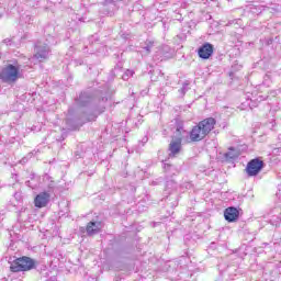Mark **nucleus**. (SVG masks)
<instances>
[{"instance_id": "nucleus-1", "label": "nucleus", "mask_w": 281, "mask_h": 281, "mask_svg": "<svg viewBox=\"0 0 281 281\" xmlns=\"http://www.w3.org/2000/svg\"><path fill=\"white\" fill-rule=\"evenodd\" d=\"M36 267V261L30 257H21L15 259L10 269L13 273H19L21 271H32Z\"/></svg>"}, {"instance_id": "nucleus-2", "label": "nucleus", "mask_w": 281, "mask_h": 281, "mask_svg": "<svg viewBox=\"0 0 281 281\" xmlns=\"http://www.w3.org/2000/svg\"><path fill=\"white\" fill-rule=\"evenodd\" d=\"M18 78L19 69L13 65H9L0 71V80L3 82H16Z\"/></svg>"}, {"instance_id": "nucleus-3", "label": "nucleus", "mask_w": 281, "mask_h": 281, "mask_svg": "<svg viewBox=\"0 0 281 281\" xmlns=\"http://www.w3.org/2000/svg\"><path fill=\"white\" fill-rule=\"evenodd\" d=\"M181 128H177L176 138H172L169 144V157H177L181 153V142H183V136L181 135Z\"/></svg>"}, {"instance_id": "nucleus-4", "label": "nucleus", "mask_w": 281, "mask_h": 281, "mask_svg": "<svg viewBox=\"0 0 281 281\" xmlns=\"http://www.w3.org/2000/svg\"><path fill=\"white\" fill-rule=\"evenodd\" d=\"M49 52L50 49L47 44L38 42L35 45V54L33 58H35V60H38V63H43V60H47V58H49Z\"/></svg>"}, {"instance_id": "nucleus-5", "label": "nucleus", "mask_w": 281, "mask_h": 281, "mask_svg": "<svg viewBox=\"0 0 281 281\" xmlns=\"http://www.w3.org/2000/svg\"><path fill=\"white\" fill-rule=\"evenodd\" d=\"M265 167V162L258 158L250 160L246 167L248 177H256Z\"/></svg>"}, {"instance_id": "nucleus-6", "label": "nucleus", "mask_w": 281, "mask_h": 281, "mask_svg": "<svg viewBox=\"0 0 281 281\" xmlns=\"http://www.w3.org/2000/svg\"><path fill=\"white\" fill-rule=\"evenodd\" d=\"M200 125V128L202 132H204V135H210L212 131H214V126H216V119L214 117H207L198 123Z\"/></svg>"}, {"instance_id": "nucleus-7", "label": "nucleus", "mask_w": 281, "mask_h": 281, "mask_svg": "<svg viewBox=\"0 0 281 281\" xmlns=\"http://www.w3.org/2000/svg\"><path fill=\"white\" fill-rule=\"evenodd\" d=\"M189 136L191 142H201L207 137L199 124L191 130Z\"/></svg>"}, {"instance_id": "nucleus-8", "label": "nucleus", "mask_w": 281, "mask_h": 281, "mask_svg": "<svg viewBox=\"0 0 281 281\" xmlns=\"http://www.w3.org/2000/svg\"><path fill=\"white\" fill-rule=\"evenodd\" d=\"M198 54H199L200 58L207 60V58H210V56H212V54H214V46H212V44H210V43H205L204 45H202L199 48Z\"/></svg>"}, {"instance_id": "nucleus-9", "label": "nucleus", "mask_w": 281, "mask_h": 281, "mask_svg": "<svg viewBox=\"0 0 281 281\" xmlns=\"http://www.w3.org/2000/svg\"><path fill=\"white\" fill-rule=\"evenodd\" d=\"M50 195L48 192H41L35 196L34 203L35 207H46L49 203Z\"/></svg>"}, {"instance_id": "nucleus-10", "label": "nucleus", "mask_w": 281, "mask_h": 281, "mask_svg": "<svg viewBox=\"0 0 281 281\" xmlns=\"http://www.w3.org/2000/svg\"><path fill=\"white\" fill-rule=\"evenodd\" d=\"M239 214L238 209L231 206L224 211V218L228 223H234V221L238 220Z\"/></svg>"}, {"instance_id": "nucleus-11", "label": "nucleus", "mask_w": 281, "mask_h": 281, "mask_svg": "<svg viewBox=\"0 0 281 281\" xmlns=\"http://www.w3.org/2000/svg\"><path fill=\"white\" fill-rule=\"evenodd\" d=\"M102 229V222H90L86 227L88 236H95Z\"/></svg>"}, {"instance_id": "nucleus-12", "label": "nucleus", "mask_w": 281, "mask_h": 281, "mask_svg": "<svg viewBox=\"0 0 281 281\" xmlns=\"http://www.w3.org/2000/svg\"><path fill=\"white\" fill-rule=\"evenodd\" d=\"M91 100H92V97L89 92H82L77 99V102L79 106H87V104H89Z\"/></svg>"}, {"instance_id": "nucleus-13", "label": "nucleus", "mask_w": 281, "mask_h": 281, "mask_svg": "<svg viewBox=\"0 0 281 281\" xmlns=\"http://www.w3.org/2000/svg\"><path fill=\"white\" fill-rule=\"evenodd\" d=\"M154 47H155V42L147 40L145 42V46H143V50H142L143 56H148V54H150Z\"/></svg>"}, {"instance_id": "nucleus-14", "label": "nucleus", "mask_w": 281, "mask_h": 281, "mask_svg": "<svg viewBox=\"0 0 281 281\" xmlns=\"http://www.w3.org/2000/svg\"><path fill=\"white\" fill-rule=\"evenodd\" d=\"M225 157L226 159H238V157H240V151H238V149H235L234 147H231L226 153Z\"/></svg>"}, {"instance_id": "nucleus-15", "label": "nucleus", "mask_w": 281, "mask_h": 281, "mask_svg": "<svg viewBox=\"0 0 281 281\" xmlns=\"http://www.w3.org/2000/svg\"><path fill=\"white\" fill-rule=\"evenodd\" d=\"M186 91H188V83H184L181 88L182 95H186Z\"/></svg>"}, {"instance_id": "nucleus-16", "label": "nucleus", "mask_w": 281, "mask_h": 281, "mask_svg": "<svg viewBox=\"0 0 281 281\" xmlns=\"http://www.w3.org/2000/svg\"><path fill=\"white\" fill-rule=\"evenodd\" d=\"M133 74H135L133 70H126V72H125V75H126L127 77L133 76Z\"/></svg>"}, {"instance_id": "nucleus-17", "label": "nucleus", "mask_w": 281, "mask_h": 281, "mask_svg": "<svg viewBox=\"0 0 281 281\" xmlns=\"http://www.w3.org/2000/svg\"><path fill=\"white\" fill-rule=\"evenodd\" d=\"M128 78H130L128 75L126 74L123 75V80H128Z\"/></svg>"}, {"instance_id": "nucleus-18", "label": "nucleus", "mask_w": 281, "mask_h": 281, "mask_svg": "<svg viewBox=\"0 0 281 281\" xmlns=\"http://www.w3.org/2000/svg\"><path fill=\"white\" fill-rule=\"evenodd\" d=\"M106 1V3H115V1H117V0H105Z\"/></svg>"}, {"instance_id": "nucleus-19", "label": "nucleus", "mask_w": 281, "mask_h": 281, "mask_svg": "<svg viewBox=\"0 0 281 281\" xmlns=\"http://www.w3.org/2000/svg\"><path fill=\"white\" fill-rule=\"evenodd\" d=\"M164 168H165V170H168V168H170V165L165 164Z\"/></svg>"}, {"instance_id": "nucleus-20", "label": "nucleus", "mask_w": 281, "mask_h": 281, "mask_svg": "<svg viewBox=\"0 0 281 281\" xmlns=\"http://www.w3.org/2000/svg\"><path fill=\"white\" fill-rule=\"evenodd\" d=\"M94 119H95V116L88 117V119H87V122H91V120H94Z\"/></svg>"}, {"instance_id": "nucleus-21", "label": "nucleus", "mask_w": 281, "mask_h": 281, "mask_svg": "<svg viewBox=\"0 0 281 281\" xmlns=\"http://www.w3.org/2000/svg\"><path fill=\"white\" fill-rule=\"evenodd\" d=\"M3 43H5V44L8 45V43H10V41H8V40H4V41H3Z\"/></svg>"}, {"instance_id": "nucleus-22", "label": "nucleus", "mask_w": 281, "mask_h": 281, "mask_svg": "<svg viewBox=\"0 0 281 281\" xmlns=\"http://www.w3.org/2000/svg\"><path fill=\"white\" fill-rule=\"evenodd\" d=\"M266 78H269V75H266Z\"/></svg>"}]
</instances>
